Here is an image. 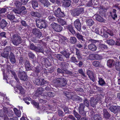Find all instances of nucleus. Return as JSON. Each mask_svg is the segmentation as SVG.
<instances>
[{
  "instance_id": "nucleus-1",
  "label": "nucleus",
  "mask_w": 120,
  "mask_h": 120,
  "mask_svg": "<svg viewBox=\"0 0 120 120\" xmlns=\"http://www.w3.org/2000/svg\"><path fill=\"white\" fill-rule=\"evenodd\" d=\"M52 82L57 83V87L59 88L65 87L67 84L68 80L65 78L61 77L56 78L53 80Z\"/></svg>"
},
{
  "instance_id": "nucleus-2",
  "label": "nucleus",
  "mask_w": 120,
  "mask_h": 120,
  "mask_svg": "<svg viewBox=\"0 0 120 120\" xmlns=\"http://www.w3.org/2000/svg\"><path fill=\"white\" fill-rule=\"evenodd\" d=\"M35 21L36 27L40 29L45 28L46 27V23L45 19L42 18L36 19Z\"/></svg>"
},
{
  "instance_id": "nucleus-3",
  "label": "nucleus",
  "mask_w": 120,
  "mask_h": 120,
  "mask_svg": "<svg viewBox=\"0 0 120 120\" xmlns=\"http://www.w3.org/2000/svg\"><path fill=\"white\" fill-rule=\"evenodd\" d=\"M11 39L12 40V43L15 45L18 46L22 42L21 37L17 34H12Z\"/></svg>"
},
{
  "instance_id": "nucleus-4",
  "label": "nucleus",
  "mask_w": 120,
  "mask_h": 120,
  "mask_svg": "<svg viewBox=\"0 0 120 120\" xmlns=\"http://www.w3.org/2000/svg\"><path fill=\"white\" fill-rule=\"evenodd\" d=\"M71 14L74 17H76L84 13V8L77 7L71 10Z\"/></svg>"
},
{
  "instance_id": "nucleus-5",
  "label": "nucleus",
  "mask_w": 120,
  "mask_h": 120,
  "mask_svg": "<svg viewBox=\"0 0 120 120\" xmlns=\"http://www.w3.org/2000/svg\"><path fill=\"white\" fill-rule=\"evenodd\" d=\"M54 14L58 18H63L66 16L64 12L62 11L60 8H58L54 11Z\"/></svg>"
},
{
  "instance_id": "nucleus-6",
  "label": "nucleus",
  "mask_w": 120,
  "mask_h": 120,
  "mask_svg": "<svg viewBox=\"0 0 120 120\" xmlns=\"http://www.w3.org/2000/svg\"><path fill=\"white\" fill-rule=\"evenodd\" d=\"M35 85H43L47 83L48 82L43 78H35L33 81Z\"/></svg>"
},
{
  "instance_id": "nucleus-7",
  "label": "nucleus",
  "mask_w": 120,
  "mask_h": 120,
  "mask_svg": "<svg viewBox=\"0 0 120 120\" xmlns=\"http://www.w3.org/2000/svg\"><path fill=\"white\" fill-rule=\"evenodd\" d=\"M18 77L20 79L23 81H25L27 78L26 73L21 69H20L18 73Z\"/></svg>"
},
{
  "instance_id": "nucleus-8",
  "label": "nucleus",
  "mask_w": 120,
  "mask_h": 120,
  "mask_svg": "<svg viewBox=\"0 0 120 120\" xmlns=\"http://www.w3.org/2000/svg\"><path fill=\"white\" fill-rule=\"evenodd\" d=\"M56 31L60 32L63 29V27L60 25L54 23H52L50 25Z\"/></svg>"
},
{
  "instance_id": "nucleus-9",
  "label": "nucleus",
  "mask_w": 120,
  "mask_h": 120,
  "mask_svg": "<svg viewBox=\"0 0 120 120\" xmlns=\"http://www.w3.org/2000/svg\"><path fill=\"white\" fill-rule=\"evenodd\" d=\"M85 107V105L83 103H81L79 105L78 108L79 112L82 116H85L86 115V112L84 111Z\"/></svg>"
},
{
  "instance_id": "nucleus-10",
  "label": "nucleus",
  "mask_w": 120,
  "mask_h": 120,
  "mask_svg": "<svg viewBox=\"0 0 120 120\" xmlns=\"http://www.w3.org/2000/svg\"><path fill=\"white\" fill-rule=\"evenodd\" d=\"M50 60H49L45 57H42L41 59V61L42 64H44L46 66L49 67L52 66Z\"/></svg>"
},
{
  "instance_id": "nucleus-11",
  "label": "nucleus",
  "mask_w": 120,
  "mask_h": 120,
  "mask_svg": "<svg viewBox=\"0 0 120 120\" xmlns=\"http://www.w3.org/2000/svg\"><path fill=\"white\" fill-rule=\"evenodd\" d=\"M75 27L79 31L81 30V23L79 19H76L74 22Z\"/></svg>"
},
{
  "instance_id": "nucleus-12",
  "label": "nucleus",
  "mask_w": 120,
  "mask_h": 120,
  "mask_svg": "<svg viewBox=\"0 0 120 120\" xmlns=\"http://www.w3.org/2000/svg\"><path fill=\"white\" fill-rule=\"evenodd\" d=\"M32 32L33 34L39 38L42 35V33L39 29L35 28L32 29Z\"/></svg>"
},
{
  "instance_id": "nucleus-13",
  "label": "nucleus",
  "mask_w": 120,
  "mask_h": 120,
  "mask_svg": "<svg viewBox=\"0 0 120 120\" xmlns=\"http://www.w3.org/2000/svg\"><path fill=\"white\" fill-rule=\"evenodd\" d=\"M73 35L76 36L78 39L81 42L84 43L85 41V39L84 38V37L80 34L79 33H76L75 32V34Z\"/></svg>"
},
{
  "instance_id": "nucleus-14",
  "label": "nucleus",
  "mask_w": 120,
  "mask_h": 120,
  "mask_svg": "<svg viewBox=\"0 0 120 120\" xmlns=\"http://www.w3.org/2000/svg\"><path fill=\"white\" fill-rule=\"evenodd\" d=\"M41 44L39 43L37 44L35 51L39 52H41L44 54V47L41 46Z\"/></svg>"
},
{
  "instance_id": "nucleus-15",
  "label": "nucleus",
  "mask_w": 120,
  "mask_h": 120,
  "mask_svg": "<svg viewBox=\"0 0 120 120\" xmlns=\"http://www.w3.org/2000/svg\"><path fill=\"white\" fill-rule=\"evenodd\" d=\"M94 17L96 20L100 22H105V20L98 14H95Z\"/></svg>"
},
{
  "instance_id": "nucleus-16",
  "label": "nucleus",
  "mask_w": 120,
  "mask_h": 120,
  "mask_svg": "<svg viewBox=\"0 0 120 120\" xmlns=\"http://www.w3.org/2000/svg\"><path fill=\"white\" fill-rule=\"evenodd\" d=\"M102 114L103 117L106 119H109L111 116V115L106 109H103Z\"/></svg>"
},
{
  "instance_id": "nucleus-17",
  "label": "nucleus",
  "mask_w": 120,
  "mask_h": 120,
  "mask_svg": "<svg viewBox=\"0 0 120 120\" xmlns=\"http://www.w3.org/2000/svg\"><path fill=\"white\" fill-rule=\"evenodd\" d=\"M72 100L78 103L81 102L82 101V98L78 95H76L72 96Z\"/></svg>"
},
{
  "instance_id": "nucleus-18",
  "label": "nucleus",
  "mask_w": 120,
  "mask_h": 120,
  "mask_svg": "<svg viewBox=\"0 0 120 120\" xmlns=\"http://www.w3.org/2000/svg\"><path fill=\"white\" fill-rule=\"evenodd\" d=\"M91 115H93L94 120H101V116L99 114H95L94 111L92 112Z\"/></svg>"
},
{
  "instance_id": "nucleus-19",
  "label": "nucleus",
  "mask_w": 120,
  "mask_h": 120,
  "mask_svg": "<svg viewBox=\"0 0 120 120\" xmlns=\"http://www.w3.org/2000/svg\"><path fill=\"white\" fill-rule=\"evenodd\" d=\"M9 59L11 63L12 64H14L16 62L15 56L14 54L11 52L9 56Z\"/></svg>"
},
{
  "instance_id": "nucleus-20",
  "label": "nucleus",
  "mask_w": 120,
  "mask_h": 120,
  "mask_svg": "<svg viewBox=\"0 0 120 120\" xmlns=\"http://www.w3.org/2000/svg\"><path fill=\"white\" fill-rule=\"evenodd\" d=\"M65 28L68 30L73 35L75 34L76 32L74 29V27L71 25H67L66 26H65Z\"/></svg>"
},
{
  "instance_id": "nucleus-21",
  "label": "nucleus",
  "mask_w": 120,
  "mask_h": 120,
  "mask_svg": "<svg viewBox=\"0 0 120 120\" xmlns=\"http://www.w3.org/2000/svg\"><path fill=\"white\" fill-rule=\"evenodd\" d=\"M2 109L0 110V117H3L8 112L7 108L4 106H2Z\"/></svg>"
},
{
  "instance_id": "nucleus-22",
  "label": "nucleus",
  "mask_w": 120,
  "mask_h": 120,
  "mask_svg": "<svg viewBox=\"0 0 120 120\" xmlns=\"http://www.w3.org/2000/svg\"><path fill=\"white\" fill-rule=\"evenodd\" d=\"M45 70V68H44L42 67H36L34 70V72L35 74V76H38L39 73L40 72H41L42 70Z\"/></svg>"
},
{
  "instance_id": "nucleus-23",
  "label": "nucleus",
  "mask_w": 120,
  "mask_h": 120,
  "mask_svg": "<svg viewBox=\"0 0 120 120\" xmlns=\"http://www.w3.org/2000/svg\"><path fill=\"white\" fill-rule=\"evenodd\" d=\"M43 6L46 8H48L50 5V3L47 0H39Z\"/></svg>"
},
{
  "instance_id": "nucleus-24",
  "label": "nucleus",
  "mask_w": 120,
  "mask_h": 120,
  "mask_svg": "<svg viewBox=\"0 0 120 120\" xmlns=\"http://www.w3.org/2000/svg\"><path fill=\"white\" fill-rule=\"evenodd\" d=\"M30 14L32 16L34 17L39 18H41L42 17L41 14L37 11H32L30 12Z\"/></svg>"
},
{
  "instance_id": "nucleus-25",
  "label": "nucleus",
  "mask_w": 120,
  "mask_h": 120,
  "mask_svg": "<svg viewBox=\"0 0 120 120\" xmlns=\"http://www.w3.org/2000/svg\"><path fill=\"white\" fill-rule=\"evenodd\" d=\"M115 63V61L112 59H109L107 61V65L109 68L113 67Z\"/></svg>"
},
{
  "instance_id": "nucleus-26",
  "label": "nucleus",
  "mask_w": 120,
  "mask_h": 120,
  "mask_svg": "<svg viewBox=\"0 0 120 120\" xmlns=\"http://www.w3.org/2000/svg\"><path fill=\"white\" fill-rule=\"evenodd\" d=\"M119 107L118 106H112L109 108L110 110L114 114L116 113L118 111Z\"/></svg>"
},
{
  "instance_id": "nucleus-27",
  "label": "nucleus",
  "mask_w": 120,
  "mask_h": 120,
  "mask_svg": "<svg viewBox=\"0 0 120 120\" xmlns=\"http://www.w3.org/2000/svg\"><path fill=\"white\" fill-rule=\"evenodd\" d=\"M63 6L65 7H68L71 5V1L70 0H63L62 1Z\"/></svg>"
},
{
  "instance_id": "nucleus-28",
  "label": "nucleus",
  "mask_w": 120,
  "mask_h": 120,
  "mask_svg": "<svg viewBox=\"0 0 120 120\" xmlns=\"http://www.w3.org/2000/svg\"><path fill=\"white\" fill-rule=\"evenodd\" d=\"M69 66V64L67 63L66 62H61L60 64V67L61 68L64 70H67Z\"/></svg>"
},
{
  "instance_id": "nucleus-29",
  "label": "nucleus",
  "mask_w": 120,
  "mask_h": 120,
  "mask_svg": "<svg viewBox=\"0 0 120 120\" xmlns=\"http://www.w3.org/2000/svg\"><path fill=\"white\" fill-rule=\"evenodd\" d=\"M25 66L26 71H30L31 70L32 68L30 66V64L29 61L26 60L25 62Z\"/></svg>"
},
{
  "instance_id": "nucleus-30",
  "label": "nucleus",
  "mask_w": 120,
  "mask_h": 120,
  "mask_svg": "<svg viewBox=\"0 0 120 120\" xmlns=\"http://www.w3.org/2000/svg\"><path fill=\"white\" fill-rule=\"evenodd\" d=\"M88 49L90 50L93 51H95L97 49L96 45L93 43H91L88 46Z\"/></svg>"
},
{
  "instance_id": "nucleus-31",
  "label": "nucleus",
  "mask_w": 120,
  "mask_h": 120,
  "mask_svg": "<svg viewBox=\"0 0 120 120\" xmlns=\"http://www.w3.org/2000/svg\"><path fill=\"white\" fill-rule=\"evenodd\" d=\"M97 101L95 100L94 98H92L90 100V104L91 106L93 108H95L96 105L97 104Z\"/></svg>"
},
{
  "instance_id": "nucleus-32",
  "label": "nucleus",
  "mask_w": 120,
  "mask_h": 120,
  "mask_svg": "<svg viewBox=\"0 0 120 120\" xmlns=\"http://www.w3.org/2000/svg\"><path fill=\"white\" fill-rule=\"evenodd\" d=\"M116 10L115 9H113L112 11L110 12L112 17L113 20H115L117 18V16L116 14Z\"/></svg>"
},
{
  "instance_id": "nucleus-33",
  "label": "nucleus",
  "mask_w": 120,
  "mask_h": 120,
  "mask_svg": "<svg viewBox=\"0 0 120 120\" xmlns=\"http://www.w3.org/2000/svg\"><path fill=\"white\" fill-rule=\"evenodd\" d=\"M61 54L64 56L66 58L69 59L71 53L67 52L66 50H64L60 52Z\"/></svg>"
},
{
  "instance_id": "nucleus-34",
  "label": "nucleus",
  "mask_w": 120,
  "mask_h": 120,
  "mask_svg": "<svg viewBox=\"0 0 120 120\" xmlns=\"http://www.w3.org/2000/svg\"><path fill=\"white\" fill-rule=\"evenodd\" d=\"M86 22L87 26L89 27L92 26L94 23V21L92 19H87L86 21Z\"/></svg>"
},
{
  "instance_id": "nucleus-35",
  "label": "nucleus",
  "mask_w": 120,
  "mask_h": 120,
  "mask_svg": "<svg viewBox=\"0 0 120 120\" xmlns=\"http://www.w3.org/2000/svg\"><path fill=\"white\" fill-rule=\"evenodd\" d=\"M54 56L56 58L60 61L64 62V57L61 54H55L54 55Z\"/></svg>"
},
{
  "instance_id": "nucleus-36",
  "label": "nucleus",
  "mask_w": 120,
  "mask_h": 120,
  "mask_svg": "<svg viewBox=\"0 0 120 120\" xmlns=\"http://www.w3.org/2000/svg\"><path fill=\"white\" fill-rule=\"evenodd\" d=\"M98 84L102 86H105L106 84V83L103 78L100 77L98 78Z\"/></svg>"
},
{
  "instance_id": "nucleus-37",
  "label": "nucleus",
  "mask_w": 120,
  "mask_h": 120,
  "mask_svg": "<svg viewBox=\"0 0 120 120\" xmlns=\"http://www.w3.org/2000/svg\"><path fill=\"white\" fill-rule=\"evenodd\" d=\"M16 81V88L18 89H20L22 88V85L20 82V80L18 78L15 79Z\"/></svg>"
},
{
  "instance_id": "nucleus-38",
  "label": "nucleus",
  "mask_w": 120,
  "mask_h": 120,
  "mask_svg": "<svg viewBox=\"0 0 120 120\" xmlns=\"http://www.w3.org/2000/svg\"><path fill=\"white\" fill-rule=\"evenodd\" d=\"M7 24V22L5 20L2 19L0 23V26L1 28L3 29L6 26Z\"/></svg>"
},
{
  "instance_id": "nucleus-39",
  "label": "nucleus",
  "mask_w": 120,
  "mask_h": 120,
  "mask_svg": "<svg viewBox=\"0 0 120 120\" xmlns=\"http://www.w3.org/2000/svg\"><path fill=\"white\" fill-rule=\"evenodd\" d=\"M14 4L16 8L17 9H19L21 7L22 4L21 3L18 1H15L14 2Z\"/></svg>"
},
{
  "instance_id": "nucleus-40",
  "label": "nucleus",
  "mask_w": 120,
  "mask_h": 120,
  "mask_svg": "<svg viewBox=\"0 0 120 120\" xmlns=\"http://www.w3.org/2000/svg\"><path fill=\"white\" fill-rule=\"evenodd\" d=\"M11 67V66L9 65L8 66L7 68L9 70V72L11 73V74L13 75L15 79H16V78H18L15 71H14L13 70H10V68H10Z\"/></svg>"
},
{
  "instance_id": "nucleus-41",
  "label": "nucleus",
  "mask_w": 120,
  "mask_h": 120,
  "mask_svg": "<svg viewBox=\"0 0 120 120\" xmlns=\"http://www.w3.org/2000/svg\"><path fill=\"white\" fill-rule=\"evenodd\" d=\"M31 3L32 7L34 9L38 7V4L36 0H32Z\"/></svg>"
},
{
  "instance_id": "nucleus-42",
  "label": "nucleus",
  "mask_w": 120,
  "mask_h": 120,
  "mask_svg": "<svg viewBox=\"0 0 120 120\" xmlns=\"http://www.w3.org/2000/svg\"><path fill=\"white\" fill-rule=\"evenodd\" d=\"M98 47L99 49L100 50H104L107 48V46L106 45L102 44H100L98 45Z\"/></svg>"
},
{
  "instance_id": "nucleus-43",
  "label": "nucleus",
  "mask_w": 120,
  "mask_h": 120,
  "mask_svg": "<svg viewBox=\"0 0 120 120\" xmlns=\"http://www.w3.org/2000/svg\"><path fill=\"white\" fill-rule=\"evenodd\" d=\"M70 42L72 44H75L77 42V39L75 37H71L70 38Z\"/></svg>"
},
{
  "instance_id": "nucleus-44",
  "label": "nucleus",
  "mask_w": 120,
  "mask_h": 120,
  "mask_svg": "<svg viewBox=\"0 0 120 120\" xmlns=\"http://www.w3.org/2000/svg\"><path fill=\"white\" fill-rule=\"evenodd\" d=\"M31 102L33 105L34 107L38 109H39L40 107L39 103L36 102L33 100L31 101Z\"/></svg>"
},
{
  "instance_id": "nucleus-45",
  "label": "nucleus",
  "mask_w": 120,
  "mask_h": 120,
  "mask_svg": "<svg viewBox=\"0 0 120 120\" xmlns=\"http://www.w3.org/2000/svg\"><path fill=\"white\" fill-rule=\"evenodd\" d=\"M94 90H97L100 93H101L104 90V89L102 88L99 87L96 85H94Z\"/></svg>"
},
{
  "instance_id": "nucleus-46",
  "label": "nucleus",
  "mask_w": 120,
  "mask_h": 120,
  "mask_svg": "<svg viewBox=\"0 0 120 120\" xmlns=\"http://www.w3.org/2000/svg\"><path fill=\"white\" fill-rule=\"evenodd\" d=\"M44 90H45L42 87H39L36 90V92L37 94L41 95L43 93V91Z\"/></svg>"
},
{
  "instance_id": "nucleus-47",
  "label": "nucleus",
  "mask_w": 120,
  "mask_h": 120,
  "mask_svg": "<svg viewBox=\"0 0 120 120\" xmlns=\"http://www.w3.org/2000/svg\"><path fill=\"white\" fill-rule=\"evenodd\" d=\"M7 18L9 20L11 21L15 20V17L14 15L12 14H9L7 15Z\"/></svg>"
},
{
  "instance_id": "nucleus-48",
  "label": "nucleus",
  "mask_w": 120,
  "mask_h": 120,
  "mask_svg": "<svg viewBox=\"0 0 120 120\" xmlns=\"http://www.w3.org/2000/svg\"><path fill=\"white\" fill-rule=\"evenodd\" d=\"M45 95L48 97H53L55 95V94L52 92H48L45 93Z\"/></svg>"
},
{
  "instance_id": "nucleus-49",
  "label": "nucleus",
  "mask_w": 120,
  "mask_h": 120,
  "mask_svg": "<svg viewBox=\"0 0 120 120\" xmlns=\"http://www.w3.org/2000/svg\"><path fill=\"white\" fill-rule=\"evenodd\" d=\"M106 42L109 45H113L116 44V42L112 39L107 40Z\"/></svg>"
},
{
  "instance_id": "nucleus-50",
  "label": "nucleus",
  "mask_w": 120,
  "mask_h": 120,
  "mask_svg": "<svg viewBox=\"0 0 120 120\" xmlns=\"http://www.w3.org/2000/svg\"><path fill=\"white\" fill-rule=\"evenodd\" d=\"M16 115L18 117H20L21 113L20 110L17 109L16 108H14L13 109Z\"/></svg>"
},
{
  "instance_id": "nucleus-51",
  "label": "nucleus",
  "mask_w": 120,
  "mask_h": 120,
  "mask_svg": "<svg viewBox=\"0 0 120 120\" xmlns=\"http://www.w3.org/2000/svg\"><path fill=\"white\" fill-rule=\"evenodd\" d=\"M13 11L18 16H20L19 15H21L22 11L20 10L15 9L13 10Z\"/></svg>"
},
{
  "instance_id": "nucleus-52",
  "label": "nucleus",
  "mask_w": 120,
  "mask_h": 120,
  "mask_svg": "<svg viewBox=\"0 0 120 120\" xmlns=\"http://www.w3.org/2000/svg\"><path fill=\"white\" fill-rule=\"evenodd\" d=\"M58 22L60 25L63 26L66 24V22L62 19H59L58 20Z\"/></svg>"
},
{
  "instance_id": "nucleus-53",
  "label": "nucleus",
  "mask_w": 120,
  "mask_h": 120,
  "mask_svg": "<svg viewBox=\"0 0 120 120\" xmlns=\"http://www.w3.org/2000/svg\"><path fill=\"white\" fill-rule=\"evenodd\" d=\"M120 62L118 61H116L115 62V65L116 69L117 71H119L120 68Z\"/></svg>"
},
{
  "instance_id": "nucleus-54",
  "label": "nucleus",
  "mask_w": 120,
  "mask_h": 120,
  "mask_svg": "<svg viewBox=\"0 0 120 120\" xmlns=\"http://www.w3.org/2000/svg\"><path fill=\"white\" fill-rule=\"evenodd\" d=\"M73 112L75 117L77 118V120H80L81 117L82 116L80 114L79 115L78 113L75 110L73 111Z\"/></svg>"
},
{
  "instance_id": "nucleus-55",
  "label": "nucleus",
  "mask_w": 120,
  "mask_h": 120,
  "mask_svg": "<svg viewBox=\"0 0 120 120\" xmlns=\"http://www.w3.org/2000/svg\"><path fill=\"white\" fill-rule=\"evenodd\" d=\"M106 33L112 37H114V35L113 34V31L112 30L108 29L106 30Z\"/></svg>"
},
{
  "instance_id": "nucleus-56",
  "label": "nucleus",
  "mask_w": 120,
  "mask_h": 120,
  "mask_svg": "<svg viewBox=\"0 0 120 120\" xmlns=\"http://www.w3.org/2000/svg\"><path fill=\"white\" fill-rule=\"evenodd\" d=\"M70 93L68 92H66L64 93V95L66 96L67 98L69 100L70 99L72 100V96L70 94Z\"/></svg>"
},
{
  "instance_id": "nucleus-57",
  "label": "nucleus",
  "mask_w": 120,
  "mask_h": 120,
  "mask_svg": "<svg viewBox=\"0 0 120 120\" xmlns=\"http://www.w3.org/2000/svg\"><path fill=\"white\" fill-rule=\"evenodd\" d=\"M83 43H81L79 42L78 43L76 44L75 45L76 48L80 49H82L84 45V44H83Z\"/></svg>"
},
{
  "instance_id": "nucleus-58",
  "label": "nucleus",
  "mask_w": 120,
  "mask_h": 120,
  "mask_svg": "<svg viewBox=\"0 0 120 120\" xmlns=\"http://www.w3.org/2000/svg\"><path fill=\"white\" fill-rule=\"evenodd\" d=\"M36 46L33 43H30L29 45V49L35 51Z\"/></svg>"
},
{
  "instance_id": "nucleus-59",
  "label": "nucleus",
  "mask_w": 120,
  "mask_h": 120,
  "mask_svg": "<svg viewBox=\"0 0 120 120\" xmlns=\"http://www.w3.org/2000/svg\"><path fill=\"white\" fill-rule=\"evenodd\" d=\"M31 99L29 97H26L23 99L24 101L27 105H29L30 103L28 101H30Z\"/></svg>"
},
{
  "instance_id": "nucleus-60",
  "label": "nucleus",
  "mask_w": 120,
  "mask_h": 120,
  "mask_svg": "<svg viewBox=\"0 0 120 120\" xmlns=\"http://www.w3.org/2000/svg\"><path fill=\"white\" fill-rule=\"evenodd\" d=\"M57 74H61L63 75L64 74V70L61 68L60 69L59 68L57 69Z\"/></svg>"
},
{
  "instance_id": "nucleus-61",
  "label": "nucleus",
  "mask_w": 120,
  "mask_h": 120,
  "mask_svg": "<svg viewBox=\"0 0 120 120\" xmlns=\"http://www.w3.org/2000/svg\"><path fill=\"white\" fill-rule=\"evenodd\" d=\"M83 104L87 107H88L89 106V102L87 98H85L83 100Z\"/></svg>"
},
{
  "instance_id": "nucleus-62",
  "label": "nucleus",
  "mask_w": 120,
  "mask_h": 120,
  "mask_svg": "<svg viewBox=\"0 0 120 120\" xmlns=\"http://www.w3.org/2000/svg\"><path fill=\"white\" fill-rule=\"evenodd\" d=\"M70 60L72 62L74 63H77L78 61L77 60L76 57L74 56H72L70 58Z\"/></svg>"
},
{
  "instance_id": "nucleus-63",
  "label": "nucleus",
  "mask_w": 120,
  "mask_h": 120,
  "mask_svg": "<svg viewBox=\"0 0 120 120\" xmlns=\"http://www.w3.org/2000/svg\"><path fill=\"white\" fill-rule=\"evenodd\" d=\"M57 112L58 115L62 117L64 116V113L62 110H59Z\"/></svg>"
},
{
  "instance_id": "nucleus-64",
  "label": "nucleus",
  "mask_w": 120,
  "mask_h": 120,
  "mask_svg": "<svg viewBox=\"0 0 120 120\" xmlns=\"http://www.w3.org/2000/svg\"><path fill=\"white\" fill-rule=\"evenodd\" d=\"M1 55L2 57L7 59L8 58L9 54L8 52H4L3 53L1 54Z\"/></svg>"
}]
</instances>
